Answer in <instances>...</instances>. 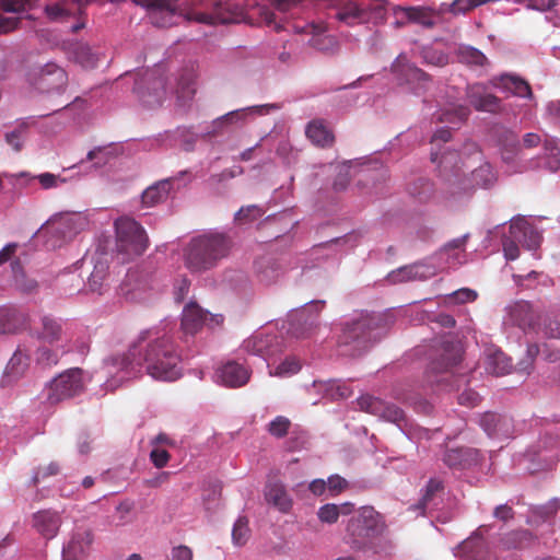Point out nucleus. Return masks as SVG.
Masks as SVG:
<instances>
[{
	"label": "nucleus",
	"instance_id": "nucleus-1",
	"mask_svg": "<svg viewBox=\"0 0 560 560\" xmlns=\"http://www.w3.org/2000/svg\"><path fill=\"white\" fill-rule=\"evenodd\" d=\"M105 369L112 376L106 382V387L110 390L140 371H145L152 378L163 382H174L183 375L177 347L171 336L158 328L141 331L128 352L108 359Z\"/></svg>",
	"mask_w": 560,
	"mask_h": 560
},
{
	"label": "nucleus",
	"instance_id": "nucleus-2",
	"mask_svg": "<svg viewBox=\"0 0 560 560\" xmlns=\"http://www.w3.org/2000/svg\"><path fill=\"white\" fill-rule=\"evenodd\" d=\"M431 160L439 166V195L450 205L469 199L478 188H489L497 180L491 164L485 161L475 143L463 152L445 150L431 152Z\"/></svg>",
	"mask_w": 560,
	"mask_h": 560
},
{
	"label": "nucleus",
	"instance_id": "nucleus-3",
	"mask_svg": "<svg viewBox=\"0 0 560 560\" xmlns=\"http://www.w3.org/2000/svg\"><path fill=\"white\" fill-rule=\"evenodd\" d=\"M137 3L151 9V20L154 24L167 27L184 16L188 21L203 24L235 23L242 18V9L231 0H201L198 8L178 12V0H135Z\"/></svg>",
	"mask_w": 560,
	"mask_h": 560
},
{
	"label": "nucleus",
	"instance_id": "nucleus-4",
	"mask_svg": "<svg viewBox=\"0 0 560 560\" xmlns=\"http://www.w3.org/2000/svg\"><path fill=\"white\" fill-rule=\"evenodd\" d=\"M385 528L383 517L371 506L361 508L347 525V542L366 557L382 558L390 553L392 546L380 538Z\"/></svg>",
	"mask_w": 560,
	"mask_h": 560
},
{
	"label": "nucleus",
	"instance_id": "nucleus-5",
	"mask_svg": "<svg viewBox=\"0 0 560 560\" xmlns=\"http://www.w3.org/2000/svg\"><path fill=\"white\" fill-rule=\"evenodd\" d=\"M483 527H479L469 538L453 549V555L463 560H517L514 549H524L534 544V537L527 530L508 534L502 541L490 549L482 537Z\"/></svg>",
	"mask_w": 560,
	"mask_h": 560
},
{
	"label": "nucleus",
	"instance_id": "nucleus-6",
	"mask_svg": "<svg viewBox=\"0 0 560 560\" xmlns=\"http://www.w3.org/2000/svg\"><path fill=\"white\" fill-rule=\"evenodd\" d=\"M231 240L224 233L210 231L189 240L183 249L185 267L192 273L213 269L229 255Z\"/></svg>",
	"mask_w": 560,
	"mask_h": 560
},
{
	"label": "nucleus",
	"instance_id": "nucleus-7",
	"mask_svg": "<svg viewBox=\"0 0 560 560\" xmlns=\"http://www.w3.org/2000/svg\"><path fill=\"white\" fill-rule=\"evenodd\" d=\"M37 338L51 348L42 347L37 350V361L46 365H55L69 351L68 323L61 318L45 315L40 318Z\"/></svg>",
	"mask_w": 560,
	"mask_h": 560
},
{
	"label": "nucleus",
	"instance_id": "nucleus-8",
	"mask_svg": "<svg viewBox=\"0 0 560 560\" xmlns=\"http://www.w3.org/2000/svg\"><path fill=\"white\" fill-rule=\"evenodd\" d=\"M117 257L127 262L144 254L149 237L144 228L130 217H120L115 223Z\"/></svg>",
	"mask_w": 560,
	"mask_h": 560
},
{
	"label": "nucleus",
	"instance_id": "nucleus-9",
	"mask_svg": "<svg viewBox=\"0 0 560 560\" xmlns=\"http://www.w3.org/2000/svg\"><path fill=\"white\" fill-rule=\"evenodd\" d=\"M89 218L83 212L63 211L52 214L39 229L48 237L52 247L73 240L79 233L88 229Z\"/></svg>",
	"mask_w": 560,
	"mask_h": 560
},
{
	"label": "nucleus",
	"instance_id": "nucleus-10",
	"mask_svg": "<svg viewBox=\"0 0 560 560\" xmlns=\"http://www.w3.org/2000/svg\"><path fill=\"white\" fill-rule=\"evenodd\" d=\"M373 323L374 320L365 315H360L343 323L339 341L342 346L351 348V355L361 354L380 339Z\"/></svg>",
	"mask_w": 560,
	"mask_h": 560
},
{
	"label": "nucleus",
	"instance_id": "nucleus-11",
	"mask_svg": "<svg viewBox=\"0 0 560 560\" xmlns=\"http://www.w3.org/2000/svg\"><path fill=\"white\" fill-rule=\"evenodd\" d=\"M540 243V233L525 218H514L511 221L510 235L502 241L504 257L515 260L520 256L518 244L528 250H536Z\"/></svg>",
	"mask_w": 560,
	"mask_h": 560
},
{
	"label": "nucleus",
	"instance_id": "nucleus-12",
	"mask_svg": "<svg viewBox=\"0 0 560 560\" xmlns=\"http://www.w3.org/2000/svg\"><path fill=\"white\" fill-rule=\"evenodd\" d=\"M358 406L365 412L397 424V427L407 435L409 440L421 441L422 439H428V436H422V434L427 435L428 433L423 429H418L420 434L419 436L415 435L411 430V424L409 425L408 421L405 419L404 411L395 405L386 404L383 400L370 395H364L358 399Z\"/></svg>",
	"mask_w": 560,
	"mask_h": 560
},
{
	"label": "nucleus",
	"instance_id": "nucleus-13",
	"mask_svg": "<svg viewBox=\"0 0 560 560\" xmlns=\"http://www.w3.org/2000/svg\"><path fill=\"white\" fill-rule=\"evenodd\" d=\"M89 381L83 370L73 368L57 375L46 387V399L58 404L81 394Z\"/></svg>",
	"mask_w": 560,
	"mask_h": 560
},
{
	"label": "nucleus",
	"instance_id": "nucleus-14",
	"mask_svg": "<svg viewBox=\"0 0 560 560\" xmlns=\"http://www.w3.org/2000/svg\"><path fill=\"white\" fill-rule=\"evenodd\" d=\"M468 235L452 240L438 253L424 260L427 267L434 269V275L456 268L466 261L465 243Z\"/></svg>",
	"mask_w": 560,
	"mask_h": 560
},
{
	"label": "nucleus",
	"instance_id": "nucleus-15",
	"mask_svg": "<svg viewBox=\"0 0 560 560\" xmlns=\"http://www.w3.org/2000/svg\"><path fill=\"white\" fill-rule=\"evenodd\" d=\"M393 73L399 84H406L417 95L421 94L429 84L428 75L413 63L405 54H400L392 65Z\"/></svg>",
	"mask_w": 560,
	"mask_h": 560
},
{
	"label": "nucleus",
	"instance_id": "nucleus-16",
	"mask_svg": "<svg viewBox=\"0 0 560 560\" xmlns=\"http://www.w3.org/2000/svg\"><path fill=\"white\" fill-rule=\"evenodd\" d=\"M223 323L221 314H210L196 302H189L182 312V330L185 335H195L201 327L214 328Z\"/></svg>",
	"mask_w": 560,
	"mask_h": 560
},
{
	"label": "nucleus",
	"instance_id": "nucleus-17",
	"mask_svg": "<svg viewBox=\"0 0 560 560\" xmlns=\"http://www.w3.org/2000/svg\"><path fill=\"white\" fill-rule=\"evenodd\" d=\"M541 317L526 301H518L506 308L503 325L518 327L523 332H538Z\"/></svg>",
	"mask_w": 560,
	"mask_h": 560
},
{
	"label": "nucleus",
	"instance_id": "nucleus-18",
	"mask_svg": "<svg viewBox=\"0 0 560 560\" xmlns=\"http://www.w3.org/2000/svg\"><path fill=\"white\" fill-rule=\"evenodd\" d=\"M241 349L246 353L261 357L270 366V358L280 351V341L276 334L258 330L243 341Z\"/></svg>",
	"mask_w": 560,
	"mask_h": 560
},
{
	"label": "nucleus",
	"instance_id": "nucleus-19",
	"mask_svg": "<svg viewBox=\"0 0 560 560\" xmlns=\"http://www.w3.org/2000/svg\"><path fill=\"white\" fill-rule=\"evenodd\" d=\"M153 278L144 269H130L119 287V293L130 301H143L152 289Z\"/></svg>",
	"mask_w": 560,
	"mask_h": 560
},
{
	"label": "nucleus",
	"instance_id": "nucleus-20",
	"mask_svg": "<svg viewBox=\"0 0 560 560\" xmlns=\"http://www.w3.org/2000/svg\"><path fill=\"white\" fill-rule=\"evenodd\" d=\"M324 302H312L303 310L292 315L289 326V332L296 338H304L311 335V331L317 326L318 313L323 310Z\"/></svg>",
	"mask_w": 560,
	"mask_h": 560
},
{
	"label": "nucleus",
	"instance_id": "nucleus-21",
	"mask_svg": "<svg viewBox=\"0 0 560 560\" xmlns=\"http://www.w3.org/2000/svg\"><path fill=\"white\" fill-rule=\"evenodd\" d=\"M250 370L244 364L229 360L217 368L213 380L226 387L237 388L248 383Z\"/></svg>",
	"mask_w": 560,
	"mask_h": 560
},
{
	"label": "nucleus",
	"instance_id": "nucleus-22",
	"mask_svg": "<svg viewBox=\"0 0 560 560\" xmlns=\"http://www.w3.org/2000/svg\"><path fill=\"white\" fill-rule=\"evenodd\" d=\"M94 534L89 528H77L62 547V560H83L93 546Z\"/></svg>",
	"mask_w": 560,
	"mask_h": 560
},
{
	"label": "nucleus",
	"instance_id": "nucleus-23",
	"mask_svg": "<svg viewBox=\"0 0 560 560\" xmlns=\"http://www.w3.org/2000/svg\"><path fill=\"white\" fill-rule=\"evenodd\" d=\"M136 91L142 103L149 107L162 104L166 91L164 80L154 77L153 72L147 71L144 78L136 83Z\"/></svg>",
	"mask_w": 560,
	"mask_h": 560
},
{
	"label": "nucleus",
	"instance_id": "nucleus-24",
	"mask_svg": "<svg viewBox=\"0 0 560 560\" xmlns=\"http://www.w3.org/2000/svg\"><path fill=\"white\" fill-rule=\"evenodd\" d=\"M502 161L508 165L511 173L525 172L528 166L521 161V144L517 136L506 131L499 140Z\"/></svg>",
	"mask_w": 560,
	"mask_h": 560
},
{
	"label": "nucleus",
	"instance_id": "nucleus-25",
	"mask_svg": "<svg viewBox=\"0 0 560 560\" xmlns=\"http://www.w3.org/2000/svg\"><path fill=\"white\" fill-rule=\"evenodd\" d=\"M466 95L470 105L478 112L497 113L501 108L500 100L489 93L482 84L469 85Z\"/></svg>",
	"mask_w": 560,
	"mask_h": 560
},
{
	"label": "nucleus",
	"instance_id": "nucleus-26",
	"mask_svg": "<svg viewBox=\"0 0 560 560\" xmlns=\"http://www.w3.org/2000/svg\"><path fill=\"white\" fill-rule=\"evenodd\" d=\"M93 265V270L88 279V288L91 292L103 294L106 290V278L108 273V257L106 254L95 253L90 258L85 257L83 262Z\"/></svg>",
	"mask_w": 560,
	"mask_h": 560
},
{
	"label": "nucleus",
	"instance_id": "nucleus-27",
	"mask_svg": "<svg viewBox=\"0 0 560 560\" xmlns=\"http://www.w3.org/2000/svg\"><path fill=\"white\" fill-rule=\"evenodd\" d=\"M434 276V269L427 267V262L419 261L412 265L402 266L393 270L387 276V281L393 284L413 280H425Z\"/></svg>",
	"mask_w": 560,
	"mask_h": 560
},
{
	"label": "nucleus",
	"instance_id": "nucleus-28",
	"mask_svg": "<svg viewBox=\"0 0 560 560\" xmlns=\"http://www.w3.org/2000/svg\"><path fill=\"white\" fill-rule=\"evenodd\" d=\"M480 427L490 438L509 439L512 435V420L505 416L486 412L480 417Z\"/></svg>",
	"mask_w": 560,
	"mask_h": 560
},
{
	"label": "nucleus",
	"instance_id": "nucleus-29",
	"mask_svg": "<svg viewBox=\"0 0 560 560\" xmlns=\"http://www.w3.org/2000/svg\"><path fill=\"white\" fill-rule=\"evenodd\" d=\"M395 13L424 27H432L441 21L440 12L427 7H399Z\"/></svg>",
	"mask_w": 560,
	"mask_h": 560
},
{
	"label": "nucleus",
	"instance_id": "nucleus-30",
	"mask_svg": "<svg viewBox=\"0 0 560 560\" xmlns=\"http://www.w3.org/2000/svg\"><path fill=\"white\" fill-rule=\"evenodd\" d=\"M30 325L28 315L14 307H0V334H16Z\"/></svg>",
	"mask_w": 560,
	"mask_h": 560
},
{
	"label": "nucleus",
	"instance_id": "nucleus-31",
	"mask_svg": "<svg viewBox=\"0 0 560 560\" xmlns=\"http://www.w3.org/2000/svg\"><path fill=\"white\" fill-rule=\"evenodd\" d=\"M283 265L272 257H261L255 262L258 281L265 285L277 283L284 276Z\"/></svg>",
	"mask_w": 560,
	"mask_h": 560
},
{
	"label": "nucleus",
	"instance_id": "nucleus-32",
	"mask_svg": "<svg viewBox=\"0 0 560 560\" xmlns=\"http://www.w3.org/2000/svg\"><path fill=\"white\" fill-rule=\"evenodd\" d=\"M33 0H0V33L14 30L18 25L15 13L23 11Z\"/></svg>",
	"mask_w": 560,
	"mask_h": 560
},
{
	"label": "nucleus",
	"instance_id": "nucleus-33",
	"mask_svg": "<svg viewBox=\"0 0 560 560\" xmlns=\"http://www.w3.org/2000/svg\"><path fill=\"white\" fill-rule=\"evenodd\" d=\"M61 525L60 515L49 510L39 511L33 515V527L45 539L57 536Z\"/></svg>",
	"mask_w": 560,
	"mask_h": 560
},
{
	"label": "nucleus",
	"instance_id": "nucleus-34",
	"mask_svg": "<svg viewBox=\"0 0 560 560\" xmlns=\"http://www.w3.org/2000/svg\"><path fill=\"white\" fill-rule=\"evenodd\" d=\"M30 366V357L26 352H24L21 348H18L13 353L11 359L9 360L3 376L2 384L11 385L19 381L22 376L25 375L26 371Z\"/></svg>",
	"mask_w": 560,
	"mask_h": 560
},
{
	"label": "nucleus",
	"instance_id": "nucleus-35",
	"mask_svg": "<svg viewBox=\"0 0 560 560\" xmlns=\"http://www.w3.org/2000/svg\"><path fill=\"white\" fill-rule=\"evenodd\" d=\"M492 83L495 88L505 91L514 96L532 98L533 93L529 84L522 78L514 74H502L494 78Z\"/></svg>",
	"mask_w": 560,
	"mask_h": 560
},
{
	"label": "nucleus",
	"instance_id": "nucleus-36",
	"mask_svg": "<svg viewBox=\"0 0 560 560\" xmlns=\"http://www.w3.org/2000/svg\"><path fill=\"white\" fill-rule=\"evenodd\" d=\"M266 501L281 513H288L292 508V499L285 486L280 481H270L265 488Z\"/></svg>",
	"mask_w": 560,
	"mask_h": 560
},
{
	"label": "nucleus",
	"instance_id": "nucleus-37",
	"mask_svg": "<svg viewBox=\"0 0 560 560\" xmlns=\"http://www.w3.org/2000/svg\"><path fill=\"white\" fill-rule=\"evenodd\" d=\"M196 71L191 66L184 69L176 81L175 95L178 104L185 106L194 98L196 93Z\"/></svg>",
	"mask_w": 560,
	"mask_h": 560
},
{
	"label": "nucleus",
	"instance_id": "nucleus-38",
	"mask_svg": "<svg viewBox=\"0 0 560 560\" xmlns=\"http://www.w3.org/2000/svg\"><path fill=\"white\" fill-rule=\"evenodd\" d=\"M336 18L346 25H355L368 20V12L358 2L346 0L340 2L336 9Z\"/></svg>",
	"mask_w": 560,
	"mask_h": 560
},
{
	"label": "nucleus",
	"instance_id": "nucleus-39",
	"mask_svg": "<svg viewBox=\"0 0 560 560\" xmlns=\"http://www.w3.org/2000/svg\"><path fill=\"white\" fill-rule=\"evenodd\" d=\"M173 188V180L171 178L159 180L158 183L149 186L141 196V202L145 207H154L164 202Z\"/></svg>",
	"mask_w": 560,
	"mask_h": 560
},
{
	"label": "nucleus",
	"instance_id": "nucleus-40",
	"mask_svg": "<svg viewBox=\"0 0 560 560\" xmlns=\"http://www.w3.org/2000/svg\"><path fill=\"white\" fill-rule=\"evenodd\" d=\"M275 105H255L226 113L218 119L220 124H240L257 116L266 115Z\"/></svg>",
	"mask_w": 560,
	"mask_h": 560
},
{
	"label": "nucleus",
	"instance_id": "nucleus-41",
	"mask_svg": "<svg viewBox=\"0 0 560 560\" xmlns=\"http://www.w3.org/2000/svg\"><path fill=\"white\" fill-rule=\"evenodd\" d=\"M304 32L312 35L308 44L313 48L323 52H334L337 49L338 43L336 38L324 33L319 26L314 24L307 25Z\"/></svg>",
	"mask_w": 560,
	"mask_h": 560
},
{
	"label": "nucleus",
	"instance_id": "nucleus-42",
	"mask_svg": "<svg viewBox=\"0 0 560 560\" xmlns=\"http://www.w3.org/2000/svg\"><path fill=\"white\" fill-rule=\"evenodd\" d=\"M469 113V108L465 105L448 103L435 113V117L440 122L458 126L467 119Z\"/></svg>",
	"mask_w": 560,
	"mask_h": 560
},
{
	"label": "nucleus",
	"instance_id": "nucleus-43",
	"mask_svg": "<svg viewBox=\"0 0 560 560\" xmlns=\"http://www.w3.org/2000/svg\"><path fill=\"white\" fill-rule=\"evenodd\" d=\"M478 452L470 448H451L443 460L450 467H468L477 460Z\"/></svg>",
	"mask_w": 560,
	"mask_h": 560
},
{
	"label": "nucleus",
	"instance_id": "nucleus-44",
	"mask_svg": "<svg viewBox=\"0 0 560 560\" xmlns=\"http://www.w3.org/2000/svg\"><path fill=\"white\" fill-rule=\"evenodd\" d=\"M67 83L66 71L56 66L47 65L42 71L40 84L46 86L48 91H59Z\"/></svg>",
	"mask_w": 560,
	"mask_h": 560
},
{
	"label": "nucleus",
	"instance_id": "nucleus-45",
	"mask_svg": "<svg viewBox=\"0 0 560 560\" xmlns=\"http://www.w3.org/2000/svg\"><path fill=\"white\" fill-rule=\"evenodd\" d=\"M537 166H542L550 172L560 170V148L553 139H545L544 155L539 159Z\"/></svg>",
	"mask_w": 560,
	"mask_h": 560
},
{
	"label": "nucleus",
	"instance_id": "nucleus-46",
	"mask_svg": "<svg viewBox=\"0 0 560 560\" xmlns=\"http://www.w3.org/2000/svg\"><path fill=\"white\" fill-rule=\"evenodd\" d=\"M307 138L316 145L326 147L332 143L334 135L322 120H313L306 128Z\"/></svg>",
	"mask_w": 560,
	"mask_h": 560
},
{
	"label": "nucleus",
	"instance_id": "nucleus-47",
	"mask_svg": "<svg viewBox=\"0 0 560 560\" xmlns=\"http://www.w3.org/2000/svg\"><path fill=\"white\" fill-rule=\"evenodd\" d=\"M510 359L500 350H489L486 357V370L494 375H504L511 371Z\"/></svg>",
	"mask_w": 560,
	"mask_h": 560
},
{
	"label": "nucleus",
	"instance_id": "nucleus-48",
	"mask_svg": "<svg viewBox=\"0 0 560 560\" xmlns=\"http://www.w3.org/2000/svg\"><path fill=\"white\" fill-rule=\"evenodd\" d=\"M353 505L349 502L342 504L327 503L320 506L317 511V517L320 522L334 524L338 521L340 515H348L352 512Z\"/></svg>",
	"mask_w": 560,
	"mask_h": 560
},
{
	"label": "nucleus",
	"instance_id": "nucleus-49",
	"mask_svg": "<svg viewBox=\"0 0 560 560\" xmlns=\"http://www.w3.org/2000/svg\"><path fill=\"white\" fill-rule=\"evenodd\" d=\"M13 287L21 293H32L37 289V281L30 278L20 262L12 264Z\"/></svg>",
	"mask_w": 560,
	"mask_h": 560
},
{
	"label": "nucleus",
	"instance_id": "nucleus-50",
	"mask_svg": "<svg viewBox=\"0 0 560 560\" xmlns=\"http://www.w3.org/2000/svg\"><path fill=\"white\" fill-rule=\"evenodd\" d=\"M457 58L459 62L471 67H483L487 63V57L472 46H459Z\"/></svg>",
	"mask_w": 560,
	"mask_h": 560
},
{
	"label": "nucleus",
	"instance_id": "nucleus-51",
	"mask_svg": "<svg viewBox=\"0 0 560 560\" xmlns=\"http://www.w3.org/2000/svg\"><path fill=\"white\" fill-rule=\"evenodd\" d=\"M443 485L438 479H430L427 483L421 500L417 506L421 513L434 504L436 495L442 491Z\"/></svg>",
	"mask_w": 560,
	"mask_h": 560
},
{
	"label": "nucleus",
	"instance_id": "nucleus-52",
	"mask_svg": "<svg viewBox=\"0 0 560 560\" xmlns=\"http://www.w3.org/2000/svg\"><path fill=\"white\" fill-rule=\"evenodd\" d=\"M301 370L300 361L294 357H288L280 362L275 369L269 371L270 376L289 377L296 374Z\"/></svg>",
	"mask_w": 560,
	"mask_h": 560
},
{
	"label": "nucleus",
	"instance_id": "nucleus-53",
	"mask_svg": "<svg viewBox=\"0 0 560 560\" xmlns=\"http://www.w3.org/2000/svg\"><path fill=\"white\" fill-rule=\"evenodd\" d=\"M558 509L559 503L557 500H552L546 505L536 506L532 510L528 522L530 524H537L539 521L546 522L557 513Z\"/></svg>",
	"mask_w": 560,
	"mask_h": 560
},
{
	"label": "nucleus",
	"instance_id": "nucleus-54",
	"mask_svg": "<svg viewBox=\"0 0 560 560\" xmlns=\"http://www.w3.org/2000/svg\"><path fill=\"white\" fill-rule=\"evenodd\" d=\"M541 320L537 334H542L547 338L560 339V315L547 314Z\"/></svg>",
	"mask_w": 560,
	"mask_h": 560
},
{
	"label": "nucleus",
	"instance_id": "nucleus-55",
	"mask_svg": "<svg viewBox=\"0 0 560 560\" xmlns=\"http://www.w3.org/2000/svg\"><path fill=\"white\" fill-rule=\"evenodd\" d=\"M250 529L245 517H238L232 529V541L236 547H243L249 539Z\"/></svg>",
	"mask_w": 560,
	"mask_h": 560
},
{
	"label": "nucleus",
	"instance_id": "nucleus-56",
	"mask_svg": "<svg viewBox=\"0 0 560 560\" xmlns=\"http://www.w3.org/2000/svg\"><path fill=\"white\" fill-rule=\"evenodd\" d=\"M130 512L131 504H118L114 513L107 518V525L110 527H120L127 525L130 522Z\"/></svg>",
	"mask_w": 560,
	"mask_h": 560
},
{
	"label": "nucleus",
	"instance_id": "nucleus-57",
	"mask_svg": "<svg viewBox=\"0 0 560 560\" xmlns=\"http://www.w3.org/2000/svg\"><path fill=\"white\" fill-rule=\"evenodd\" d=\"M166 137L170 138L171 147H179L184 150H190L195 142L194 135L186 129H177L167 133Z\"/></svg>",
	"mask_w": 560,
	"mask_h": 560
},
{
	"label": "nucleus",
	"instance_id": "nucleus-58",
	"mask_svg": "<svg viewBox=\"0 0 560 560\" xmlns=\"http://www.w3.org/2000/svg\"><path fill=\"white\" fill-rule=\"evenodd\" d=\"M420 55L423 61L429 65L443 67L448 62L447 55L433 47H422Z\"/></svg>",
	"mask_w": 560,
	"mask_h": 560
},
{
	"label": "nucleus",
	"instance_id": "nucleus-59",
	"mask_svg": "<svg viewBox=\"0 0 560 560\" xmlns=\"http://www.w3.org/2000/svg\"><path fill=\"white\" fill-rule=\"evenodd\" d=\"M325 392L331 399H343L351 395L349 386L341 381H329L325 383Z\"/></svg>",
	"mask_w": 560,
	"mask_h": 560
},
{
	"label": "nucleus",
	"instance_id": "nucleus-60",
	"mask_svg": "<svg viewBox=\"0 0 560 560\" xmlns=\"http://www.w3.org/2000/svg\"><path fill=\"white\" fill-rule=\"evenodd\" d=\"M75 60L84 68H93L96 66L97 58L88 45H79L74 52Z\"/></svg>",
	"mask_w": 560,
	"mask_h": 560
},
{
	"label": "nucleus",
	"instance_id": "nucleus-61",
	"mask_svg": "<svg viewBox=\"0 0 560 560\" xmlns=\"http://www.w3.org/2000/svg\"><path fill=\"white\" fill-rule=\"evenodd\" d=\"M34 120L23 121L16 129L7 133L5 139L7 142L16 151L21 150L23 142L25 140V129L30 124H33Z\"/></svg>",
	"mask_w": 560,
	"mask_h": 560
},
{
	"label": "nucleus",
	"instance_id": "nucleus-62",
	"mask_svg": "<svg viewBox=\"0 0 560 560\" xmlns=\"http://www.w3.org/2000/svg\"><path fill=\"white\" fill-rule=\"evenodd\" d=\"M290 425L291 422L288 418L278 416L269 423L268 432L272 436L282 438L288 433Z\"/></svg>",
	"mask_w": 560,
	"mask_h": 560
},
{
	"label": "nucleus",
	"instance_id": "nucleus-63",
	"mask_svg": "<svg viewBox=\"0 0 560 560\" xmlns=\"http://www.w3.org/2000/svg\"><path fill=\"white\" fill-rule=\"evenodd\" d=\"M262 215V211L259 207L252 205L241 208L236 214L235 220L240 223L256 220Z\"/></svg>",
	"mask_w": 560,
	"mask_h": 560
},
{
	"label": "nucleus",
	"instance_id": "nucleus-64",
	"mask_svg": "<svg viewBox=\"0 0 560 560\" xmlns=\"http://www.w3.org/2000/svg\"><path fill=\"white\" fill-rule=\"evenodd\" d=\"M476 299L477 292L468 288H462L447 296L448 303H467Z\"/></svg>",
	"mask_w": 560,
	"mask_h": 560
}]
</instances>
